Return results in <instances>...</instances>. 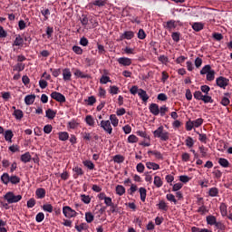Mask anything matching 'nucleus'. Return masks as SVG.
I'll return each mask as SVG.
<instances>
[{"label": "nucleus", "instance_id": "nucleus-1", "mask_svg": "<svg viewBox=\"0 0 232 232\" xmlns=\"http://www.w3.org/2000/svg\"><path fill=\"white\" fill-rule=\"evenodd\" d=\"M5 200H7L8 204H14L15 202H19L21 198H23V196L17 195L15 196L14 192H7L4 196Z\"/></svg>", "mask_w": 232, "mask_h": 232}, {"label": "nucleus", "instance_id": "nucleus-2", "mask_svg": "<svg viewBox=\"0 0 232 232\" xmlns=\"http://www.w3.org/2000/svg\"><path fill=\"white\" fill-rule=\"evenodd\" d=\"M63 215L64 217H66L67 218H72L73 217H77V212L73 209H72V208L66 206V207H63Z\"/></svg>", "mask_w": 232, "mask_h": 232}, {"label": "nucleus", "instance_id": "nucleus-3", "mask_svg": "<svg viewBox=\"0 0 232 232\" xmlns=\"http://www.w3.org/2000/svg\"><path fill=\"white\" fill-rule=\"evenodd\" d=\"M101 126L104 130V131L109 133V135H111V131H113V129L111 128V123L110 122V121H102Z\"/></svg>", "mask_w": 232, "mask_h": 232}, {"label": "nucleus", "instance_id": "nucleus-4", "mask_svg": "<svg viewBox=\"0 0 232 232\" xmlns=\"http://www.w3.org/2000/svg\"><path fill=\"white\" fill-rule=\"evenodd\" d=\"M51 97L54 99V101H57V102H66V97L61 94V92H53L51 93Z\"/></svg>", "mask_w": 232, "mask_h": 232}, {"label": "nucleus", "instance_id": "nucleus-5", "mask_svg": "<svg viewBox=\"0 0 232 232\" xmlns=\"http://www.w3.org/2000/svg\"><path fill=\"white\" fill-rule=\"evenodd\" d=\"M217 85L219 86V88H226V86H227V84H229V80L220 76L216 80Z\"/></svg>", "mask_w": 232, "mask_h": 232}, {"label": "nucleus", "instance_id": "nucleus-6", "mask_svg": "<svg viewBox=\"0 0 232 232\" xmlns=\"http://www.w3.org/2000/svg\"><path fill=\"white\" fill-rule=\"evenodd\" d=\"M150 111L152 113V115H159L160 113L159 105L157 103H151L150 105Z\"/></svg>", "mask_w": 232, "mask_h": 232}, {"label": "nucleus", "instance_id": "nucleus-7", "mask_svg": "<svg viewBox=\"0 0 232 232\" xmlns=\"http://www.w3.org/2000/svg\"><path fill=\"white\" fill-rule=\"evenodd\" d=\"M138 94L140 97V99L143 101V102H147L148 99H150V96H148V93H146V91L142 89H139Z\"/></svg>", "mask_w": 232, "mask_h": 232}, {"label": "nucleus", "instance_id": "nucleus-8", "mask_svg": "<svg viewBox=\"0 0 232 232\" xmlns=\"http://www.w3.org/2000/svg\"><path fill=\"white\" fill-rule=\"evenodd\" d=\"M24 102L27 104V106H30L33 102H35V94L25 96Z\"/></svg>", "mask_w": 232, "mask_h": 232}, {"label": "nucleus", "instance_id": "nucleus-9", "mask_svg": "<svg viewBox=\"0 0 232 232\" xmlns=\"http://www.w3.org/2000/svg\"><path fill=\"white\" fill-rule=\"evenodd\" d=\"M118 63L120 64H122L123 66H130V64H131V59L121 57V58H119Z\"/></svg>", "mask_w": 232, "mask_h": 232}, {"label": "nucleus", "instance_id": "nucleus-10", "mask_svg": "<svg viewBox=\"0 0 232 232\" xmlns=\"http://www.w3.org/2000/svg\"><path fill=\"white\" fill-rule=\"evenodd\" d=\"M46 117L48 119H50L51 121L55 119V115H57V112H55V111L52 110V109H48L46 111Z\"/></svg>", "mask_w": 232, "mask_h": 232}, {"label": "nucleus", "instance_id": "nucleus-11", "mask_svg": "<svg viewBox=\"0 0 232 232\" xmlns=\"http://www.w3.org/2000/svg\"><path fill=\"white\" fill-rule=\"evenodd\" d=\"M192 28H193V30H195V32H200V30H204V24H202V23H194L192 24Z\"/></svg>", "mask_w": 232, "mask_h": 232}, {"label": "nucleus", "instance_id": "nucleus-12", "mask_svg": "<svg viewBox=\"0 0 232 232\" xmlns=\"http://www.w3.org/2000/svg\"><path fill=\"white\" fill-rule=\"evenodd\" d=\"M22 162H30L32 160V155H30V152H26L21 156Z\"/></svg>", "mask_w": 232, "mask_h": 232}, {"label": "nucleus", "instance_id": "nucleus-13", "mask_svg": "<svg viewBox=\"0 0 232 232\" xmlns=\"http://www.w3.org/2000/svg\"><path fill=\"white\" fill-rule=\"evenodd\" d=\"M63 75L64 81H70L72 79V72H70V69H64Z\"/></svg>", "mask_w": 232, "mask_h": 232}, {"label": "nucleus", "instance_id": "nucleus-14", "mask_svg": "<svg viewBox=\"0 0 232 232\" xmlns=\"http://www.w3.org/2000/svg\"><path fill=\"white\" fill-rule=\"evenodd\" d=\"M135 34L131 31H127L121 35V39H133Z\"/></svg>", "mask_w": 232, "mask_h": 232}, {"label": "nucleus", "instance_id": "nucleus-15", "mask_svg": "<svg viewBox=\"0 0 232 232\" xmlns=\"http://www.w3.org/2000/svg\"><path fill=\"white\" fill-rule=\"evenodd\" d=\"M45 195H46V190H44V188L36 189V196L38 197V198H44Z\"/></svg>", "mask_w": 232, "mask_h": 232}, {"label": "nucleus", "instance_id": "nucleus-16", "mask_svg": "<svg viewBox=\"0 0 232 232\" xmlns=\"http://www.w3.org/2000/svg\"><path fill=\"white\" fill-rule=\"evenodd\" d=\"M13 115H14V117H15V119H17V121H21V119H23V117H24L23 111H21V110H14Z\"/></svg>", "mask_w": 232, "mask_h": 232}, {"label": "nucleus", "instance_id": "nucleus-17", "mask_svg": "<svg viewBox=\"0 0 232 232\" xmlns=\"http://www.w3.org/2000/svg\"><path fill=\"white\" fill-rule=\"evenodd\" d=\"M116 193L117 195L122 196L124 193H126V188H124V187L121 185H118L116 187Z\"/></svg>", "mask_w": 232, "mask_h": 232}, {"label": "nucleus", "instance_id": "nucleus-18", "mask_svg": "<svg viewBox=\"0 0 232 232\" xmlns=\"http://www.w3.org/2000/svg\"><path fill=\"white\" fill-rule=\"evenodd\" d=\"M110 121L112 126L117 127L119 125V119H117V116L115 114L110 116Z\"/></svg>", "mask_w": 232, "mask_h": 232}, {"label": "nucleus", "instance_id": "nucleus-19", "mask_svg": "<svg viewBox=\"0 0 232 232\" xmlns=\"http://www.w3.org/2000/svg\"><path fill=\"white\" fill-rule=\"evenodd\" d=\"M207 222L209 224V226H215V224H217V218L214 216H208Z\"/></svg>", "mask_w": 232, "mask_h": 232}, {"label": "nucleus", "instance_id": "nucleus-20", "mask_svg": "<svg viewBox=\"0 0 232 232\" xmlns=\"http://www.w3.org/2000/svg\"><path fill=\"white\" fill-rule=\"evenodd\" d=\"M74 75L76 77H81L82 79H90V75L84 74L80 70L75 71Z\"/></svg>", "mask_w": 232, "mask_h": 232}, {"label": "nucleus", "instance_id": "nucleus-21", "mask_svg": "<svg viewBox=\"0 0 232 232\" xmlns=\"http://www.w3.org/2000/svg\"><path fill=\"white\" fill-rule=\"evenodd\" d=\"M14 137V132L12 130H6L5 133V139L8 142H12V138Z\"/></svg>", "mask_w": 232, "mask_h": 232}, {"label": "nucleus", "instance_id": "nucleus-22", "mask_svg": "<svg viewBox=\"0 0 232 232\" xmlns=\"http://www.w3.org/2000/svg\"><path fill=\"white\" fill-rule=\"evenodd\" d=\"M146 167L149 169H159L160 168V166H159V164L153 163V162H147Z\"/></svg>", "mask_w": 232, "mask_h": 232}, {"label": "nucleus", "instance_id": "nucleus-23", "mask_svg": "<svg viewBox=\"0 0 232 232\" xmlns=\"http://www.w3.org/2000/svg\"><path fill=\"white\" fill-rule=\"evenodd\" d=\"M220 211H221L222 217L227 216V206H226V203H221Z\"/></svg>", "mask_w": 232, "mask_h": 232}, {"label": "nucleus", "instance_id": "nucleus-24", "mask_svg": "<svg viewBox=\"0 0 232 232\" xmlns=\"http://www.w3.org/2000/svg\"><path fill=\"white\" fill-rule=\"evenodd\" d=\"M93 214H92V212H87L85 213V220L86 222H88V224H92V222H93Z\"/></svg>", "mask_w": 232, "mask_h": 232}, {"label": "nucleus", "instance_id": "nucleus-25", "mask_svg": "<svg viewBox=\"0 0 232 232\" xmlns=\"http://www.w3.org/2000/svg\"><path fill=\"white\" fill-rule=\"evenodd\" d=\"M218 162H219L220 166H222L223 168H228L229 167V161H227V160H226L224 158H220L218 160Z\"/></svg>", "mask_w": 232, "mask_h": 232}, {"label": "nucleus", "instance_id": "nucleus-26", "mask_svg": "<svg viewBox=\"0 0 232 232\" xmlns=\"http://www.w3.org/2000/svg\"><path fill=\"white\" fill-rule=\"evenodd\" d=\"M23 43H24V40L19 35L14 40V46H23Z\"/></svg>", "mask_w": 232, "mask_h": 232}, {"label": "nucleus", "instance_id": "nucleus-27", "mask_svg": "<svg viewBox=\"0 0 232 232\" xmlns=\"http://www.w3.org/2000/svg\"><path fill=\"white\" fill-rule=\"evenodd\" d=\"M163 132H164V127L160 126L158 128V130L154 131V137H158L160 139V137L162 135Z\"/></svg>", "mask_w": 232, "mask_h": 232}, {"label": "nucleus", "instance_id": "nucleus-28", "mask_svg": "<svg viewBox=\"0 0 232 232\" xmlns=\"http://www.w3.org/2000/svg\"><path fill=\"white\" fill-rule=\"evenodd\" d=\"M140 200L142 202H146V188H140Z\"/></svg>", "mask_w": 232, "mask_h": 232}, {"label": "nucleus", "instance_id": "nucleus-29", "mask_svg": "<svg viewBox=\"0 0 232 232\" xmlns=\"http://www.w3.org/2000/svg\"><path fill=\"white\" fill-rule=\"evenodd\" d=\"M211 72V65H205L201 71L200 73L201 75H206V73H208Z\"/></svg>", "mask_w": 232, "mask_h": 232}, {"label": "nucleus", "instance_id": "nucleus-30", "mask_svg": "<svg viewBox=\"0 0 232 232\" xmlns=\"http://www.w3.org/2000/svg\"><path fill=\"white\" fill-rule=\"evenodd\" d=\"M1 180L2 182H4V184H8V182H10V176L8 175V173H4L1 177Z\"/></svg>", "mask_w": 232, "mask_h": 232}, {"label": "nucleus", "instance_id": "nucleus-31", "mask_svg": "<svg viewBox=\"0 0 232 232\" xmlns=\"http://www.w3.org/2000/svg\"><path fill=\"white\" fill-rule=\"evenodd\" d=\"M154 184L157 188H160V186H162V179H160V177L156 176L154 178Z\"/></svg>", "mask_w": 232, "mask_h": 232}, {"label": "nucleus", "instance_id": "nucleus-32", "mask_svg": "<svg viewBox=\"0 0 232 232\" xmlns=\"http://www.w3.org/2000/svg\"><path fill=\"white\" fill-rule=\"evenodd\" d=\"M81 198L82 200V202H84V204H90V202H92V198H90V196H86L84 194L81 195Z\"/></svg>", "mask_w": 232, "mask_h": 232}, {"label": "nucleus", "instance_id": "nucleus-33", "mask_svg": "<svg viewBox=\"0 0 232 232\" xmlns=\"http://www.w3.org/2000/svg\"><path fill=\"white\" fill-rule=\"evenodd\" d=\"M19 182H21V179H19V177H17V176L10 177V183L11 184H19Z\"/></svg>", "mask_w": 232, "mask_h": 232}, {"label": "nucleus", "instance_id": "nucleus-34", "mask_svg": "<svg viewBox=\"0 0 232 232\" xmlns=\"http://www.w3.org/2000/svg\"><path fill=\"white\" fill-rule=\"evenodd\" d=\"M43 209L44 211H47L48 213H52V211H53V207L52 206V204H46L43 206Z\"/></svg>", "mask_w": 232, "mask_h": 232}, {"label": "nucleus", "instance_id": "nucleus-35", "mask_svg": "<svg viewBox=\"0 0 232 232\" xmlns=\"http://www.w3.org/2000/svg\"><path fill=\"white\" fill-rule=\"evenodd\" d=\"M113 160H114V162L121 164V162H124V156L116 155V156H114Z\"/></svg>", "mask_w": 232, "mask_h": 232}, {"label": "nucleus", "instance_id": "nucleus-36", "mask_svg": "<svg viewBox=\"0 0 232 232\" xmlns=\"http://www.w3.org/2000/svg\"><path fill=\"white\" fill-rule=\"evenodd\" d=\"M92 5H94V6H105L106 5V1L103 0H96L92 3Z\"/></svg>", "mask_w": 232, "mask_h": 232}, {"label": "nucleus", "instance_id": "nucleus-37", "mask_svg": "<svg viewBox=\"0 0 232 232\" xmlns=\"http://www.w3.org/2000/svg\"><path fill=\"white\" fill-rule=\"evenodd\" d=\"M202 122H204V120L202 118H199V119L192 121L195 128H198V126H202Z\"/></svg>", "mask_w": 232, "mask_h": 232}, {"label": "nucleus", "instance_id": "nucleus-38", "mask_svg": "<svg viewBox=\"0 0 232 232\" xmlns=\"http://www.w3.org/2000/svg\"><path fill=\"white\" fill-rule=\"evenodd\" d=\"M213 39H215V41H222V39H224V36L222 35V34H218V33H214L212 34Z\"/></svg>", "mask_w": 232, "mask_h": 232}, {"label": "nucleus", "instance_id": "nucleus-39", "mask_svg": "<svg viewBox=\"0 0 232 232\" xmlns=\"http://www.w3.org/2000/svg\"><path fill=\"white\" fill-rule=\"evenodd\" d=\"M204 95H202V92L200 91H197L194 92V98L198 101H202Z\"/></svg>", "mask_w": 232, "mask_h": 232}, {"label": "nucleus", "instance_id": "nucleus-40", "mask_svg": "<svg viewBox=\"0 0 232 232\" xmlns=\"http://www.w3.org/2000/svg\"><path fill=\"white\" fill-rule=\"evenodd\" d=\"M215 80V71H210L207 73V81H214Z\"/></svg>", "mask_w": 232, "mask_h": 232}, {"label": "nucleus", "instance_id": "nucleus-41", "mask_svg": "<svg viewBox=\"0 0 232 232\" xmlns=\"http://www.w3.org/2000/svg\"><path fill=\"white\" fill-rule=\"evenodd\" d=\"M218 195V188H212L209 189V196L210 197H217Z\"/></svg>", "mask_w": 232, "mask_h": 232}, {"label": "nucleus", "instance_id": "nucleus-42", "mask_svg": "<svg viewBox=\"0 0 232 232\" xmlns=\"http://www.w3.org/2000/svg\"><path fill=\"white\" fill-rule=\"evenodd\" d=\"M158 206H159V209H162L163 211H168V205H166V202L160 201Z\"/></svg>", "mask_w": 232, "mask_h": 232}, {"label": "nucleus", "instance_id": "nucleus-43", "mask_svg": "<svg viewBox=\"0 0 232 232\" xmlns=\"http://www.w3.org/2000/svg\"><path fill=\"white\" fill-rule=\"evenodd\" d=\"M176 24H175V21L170 20L169 22H167V25L166 28H168L169 30H171L172 28H176Z\"/></svg>", "mask_w": 232, "mask_h": 232}, {"label": "nucleus", "instance_id": "nucleus-44", "mask_svg": "<svg viewBox=\"0 0 232 232\" xmlns=\"http://www.w3.org/2000/svg\"><path fill=\"white\" fill-rule=\"evenodd\" d=\"M68 132H60L59 139L60 140H68Z\"/></svg>", "mask_w": 232, "mask_h": 232}, {"label": "nucleus", "instance_id": "nucleus-45", "mask_svg": "<svg viewBox=\"0 0 232 232\" xmlns=\"http://www.w3.org/2000/svg\"><path fill=\"white\" fill-rule=\"evenodd\" d=\"M14 70L16 72H23L24 70V64L23 63H17L14 67Z\"/></svg>", "mask_w": 232, "mask_h": 232}, {"label": "nucleus", "instance_id": "nucleus-46", "mask_svg": "<svg viewBox=\"0 0 232 232\" xmlns=\"http://www.w3.org/2000/svg\"><path fill=\"white\" fill-rule=\"evenodd\" d=\"M84 166H86V168H88L89 169H93V168H95V165H93V162L86 160L83 161Z\"/></svg>", "mask_w": 232, "mask_h": 232}, {"label": "nucleus", "instance_id": "nucleus-47", "mask_svg": "<svg viewBox=\"0 0 232 232\" xmlns=\"http://www.w3.org/2000/svg\"><path fill=\"white\" fill-rule=\"evenodd\" d=\"M193 138L188 137L186 140V146H188V148H193Z\"/></svg>", "mask_w": 232, "mask_h": 232}, {"label": "nucleus", "instance_id": "nucleus-48", "mask_svg": "<svg viewBox=\"0 0 232 232\" xmlns=\"http://www.w3.org/2000/svg\"><path fill=\"white\" fill-rule=\"evenodd\" d=\"M85 121H86L87 124H89V126H93V124H95L93 118L90 115L86 117Z\"/></svg>", "mask_w": 232, "mask_h": 232}, {"label": "nucleus", "instance_id": "nucleus-49", "mask_svg": "<svg viewBox=\"0 0 232 232\" xmlns=\"http://www.w3.org/2000/svg\"><path fill=\"white\" fill-rule=\"evenodd\" d=\"M138 39H146V33L143 29H140L138 33Z\"/></svg>", "mask_w": 232, "mask_h": 232}, {"label": "nucleus", "instance_id": "nucleus-50", "mask_svg": "<svg viewBox=\"0 0 232 232\" xmlns=\"http://www.w3.org/2000/svg\"><path fill=\"white\" fill-rule=\"evenodd\" d=\"M44 220V214L40 212L36 215V222H43Z\"/></svg>", "mask_w": 232, "mask_h": 232}, {"label": "nucleus", "instance_id": "nucleus-51", "mask_svg": "<svg viewBox=\"0 0 232 232\" xmlns=\"http://www.w3.org/2000/svg\"><path fill=\"white\" fill-rule=\"evenodd\" d=\"M87 102H88L89 106H93V104H95V102H97V100L93 96H90L87 100Z\"/></svg>", "mask_w": 232, "mask_h": 232}, {"label": "nucleus", "instance_id": "nucleus-52", "mask_svg": "<svg viewBox=\"0 0 232 232\" xmlns=\"http://www.w3.org/2000/svg\"><path fill=\"white\" fill-rule=\"evenodd\" d=\"M172 39L176 43H179L180 41V34H179V33H172Z\"/></svg>", "mask_w": 232, "mask_h": 232}, {"label": "nucleus", "instance_id": "nucleus-53", "mask_svg": "<svg viewBox=\"0 0 232 232\" xmlns=\"http://www.w3.org/2000/svg\"><path fill=\"white\" fill-rule=\"evenodd\" d=\"M39 86L40 88H42V90H44V88L48 86V82H46L45 80H40Z\"/></svg>", "mask_w": 232, "mask_h": 232}, {"label": "nucleus", "instance_id": "nucleus-54", "mask_svg": "<svg viewBox=\"0 0 232 232\" xmlns=\"http://www.w3.org/2000/svg\"><path fill=\"white\" fill-rule=\"evenodd\" d=\"M110 77L108 76H102L101 80H100V82L102 84H107L108 82H110Z\"/></svg>", "mask_w": 232, "mask_h": 232}, {"label": "nucleus", "instance_id": "nucleus-55", "mask_svg": "<svg viewBox=\"0 0 232 232\" xmlns=\"http://www.w3.org/2000/svg\"><path fill=\"white\" fill-rule=\"evenodd\" d=\"M167 199L169 200V202H174V204H177V199L173 194H168Z\"/></svg>", "mask_w": 232, "mask_h": 232}, {"label": "nucleus", "instance_id": "nucleus-56", "mask_svg": "<svg viewBox=\"0 0 232 232\" xmlns=\"http://www.w3.org/2000/svg\"><path fill=\"white\" fill-rule=\"evenodd\" d=\"M161 140H168L169 139V134L168 132H161V136H160Z\"/></svg>", "mask_w": 232, "mask_h": 232}, {"label": "nucleus", "instance_id": "nucleus-57", "mask_svg": "<svg viewBox=\"0 0 232 232\" xmlns=\"http://www.w3.org/2000/svg\"><path fill=\"white\" fill-rule=\"evenodd\" d=\"M149 153H151L152 155H154L156 157V159H162V154H160V152L157 151V150H150Z\"/></svg>", "mask_w": 232, "mask_h": 232}, {"label": "nucleus", "instance_id": "nucleus-58", "mask_svg": "<svg viewBox=\"0 0 232 232\" xmlns=\"http://www.w3.org/2000/svg\"><path fill=\"white\" fill-rule=\"evenodd\" d=\"M72 50L74 53H77L78 55H81L82 53V49L79 46H73Z\"/></svg>", "mask_w": 232, "mask_h": 232}, {"label": "nucleus", "instance_id": "nucleus-59", "mask_svg": "<svg viewBox=\"0 0 232 232\" xmlns=\"http://www.w3.org/2000/svg\"><path fill=\"white\" fill-rule=\"evenodd\" d=\"M166 111H168V107H166V105L160 107V113L161 117H164L166 115Z\"/></svg>", "mask_w": 232, "mask_h": 232}, {"label": "nucleus", "instance_id": "nucleus-60", "mask_svg": "<svg viewBox=\"0 0 232 232\" xmlns=\"http://www.w3.org/2000/svg\"><path fill=\"white\" fill-rule=\"evenodd\" d=\"M204 102H213V99H211V96L204 95L202 100Z\"/></svg>", "mask_w": 232, "mask_h": 232}, {"label": "nucleus", "instance_id": "nucleus-61", "mask_svg": "<svg viewBox=\"0 0 232 232\" xmlns=\"http://www.w3.org/2000/svg\"><path fill=\"white\" fill-rule=\"evenodd\" d=\"M182 188V183H176L173 186L172 191H179V189Z\"/></svg>", "mask_w": 232, "mask_h": 232}, {"label": "nucleus", "instance_id": "nucleus-62", "mask_svg": "<svg viewBox=\"0 0 232 232\" xmlns=\"http://www.w3.org/2000/svg\"><path fill=\"white\" fill-rule=\"evenodd\" d=\"M137 140H139V139L135 135H130L128 138V141L129 142H137Z\"/></svg>", "mask_w": 232, "mask_h": 232}, {"label": "nucleus", "instance_id": "nucleus-63", "mask_svg": "<svg viewBox=\"0 0 232 232\" xmlns=\"http://www.w3.org/2000/svg\"><path fill=\"white\" fill-rule=\"evenodd\" d=\"M35 206V199L31 198L27 201V208H34Z\"/></svg>", "mask_w": 232, "mask_h": 232}, {"label": "nucleus", "instance_id": "nucleus-64", "mask_svg": "<svg viewBox=\"0 0 232 232\" xmlns=\"http://www.w3.org/2000/svg\"><path fill=\"white\" fill-rule=\"evenodd\" d=\"M44 133H52V125H45L44 127Z\"/></svg>", "mask_w": 232, "mask_h": 232}]
</instances>
